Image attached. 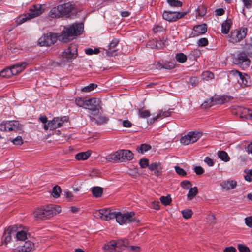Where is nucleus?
<instances>
[{
    "label": "nucleus",
    "instance_id": "1",
    "mask_svg": "<svg viewBox=\"0 0 252 252\" xmlns=\"http://www.w3.org/2000/svg\"><path fill=\"white\" fill-rule=\"evenodd\" d=\"M61 211L60 206L49 204L41 206L34 211V216L37 219L45 220L49 219L59 214Z\"/></svg>",
    "mask_w": 252,
    "mask_h": 252
},
{
    "label": "nucleus",
    "instance_id": "2",
    "mask_svg": "<svg viewBox=\"0 0 252 252\" xmlns=\"http://www.w3.org/2000/svg\"><path fill=\"white\" fill-rule=\"evenodd\" d=\"M83 29V23H74L63 32L59 40L63 42H67L69 41V37L80 35L82 33Z\"/></svg>",
    "mask_w": 252,
    "mask_h": 252
},
{
    "label": "nucleus",
    "instance_id": "3",
    "mask_svg": "<svg viewBox=\"0 0 252 252\" xmlns=\"http://www.w3.org/2000/svg\"><path fill=\"white\" fill-rule=\"evenodd\" d=\"M73 9V5L69 3L61 4L51 9L50 16L52 18H59L63 16H68Z\"/></svg>",
    "mask_w": 252,
    "mask_h": 252
},
{
    "label": "nucleus",
    "instance_id": "4",
    "mask_svg": "<svg viewBox=\"0 0 252 252\" xmlns=\"http://www.w3.org/2000/svg\"><path fill=\"white\" fill-rule=\"evenodd\" d=\"M115 215L116 217L114 219L120 225L126 224L134 222H138L139 221L134 217V212H127L124 214L120 212H115Z\"/></svg>",
    "mask_w": 252,
    "mask_h": 252
},
{
    "label": "nucleus",
    "instance_id": "5",
    "mask_svg": "<svg viewBox=\"0 0 252 252\" xmlns=\"http://www.w3.org/2000/svg\"><path fill=\"white\" fill-rule=\"evenodd\" d=\"M128 244V241L127 239H121L111 241L105 244L103 248L110 252H120L124 250Z\"/></svg>",
    "mask_w": 252,
    "mask_h": 252
},
{
    "label": "nucleus",
    "instance_id": "6",
    "mask_svg": "<svg viewBox=\"0 0 252 252\" xmlns=\"http://www.w3.org/2000/svg\"><path fill=\"white\" fill-rule=\"evenodd\" d=\"M27 65L26 62L17 63L11 67H6L0 71V76L10 78L21 72Z\"/></svg>",
    "mask_w": 252,
    "mask_h": 252
},
{
    "label": "nucleus",
    "instance_id": "7",
    "mask_svg": "<svg viewBox=\"0 0 252 252\" xmlns=\"http://www.w3.org/2000/svg\"><path fill=\"white\" fill-rule=\"evenodd\" d=\"M77 46L71 44L63 52H62L63 59L66 62H71L77 56Z\"/></svg>",
    "mask_w": 252,
    "mask_h": 252
},
{
    "label": "nucleus",
    "instance_id": "8",
    "mask_svg": "<svg viewBox=\"0 0 252 252\" xmlns=\"http://www.w3.org/2000/svg\"><path fill=\"white\" fill-rule=\"evenodd\" d=\"M68 118L67 117H55L52 121H49L47 124L44 125V129L46 130L50 129L54 130L57 128L60 127L64 122H67Z\"/></svg>",
    "mask_w": 252,
    "mask_h": 252
},
{
    "label": "nucleus",
    "instance_id": "9",
    "mask_svg": "<svg viewBox=\"0 0 252 252\" xmlns=\"http://www.w3.org/2000/svg\"><path fill=\"white\" fill-rule=\"evenodd\" d=\"M187 14V12H178L169 10H164L162 14L164 19L169 22H173L182 18Z\"/></svg>",
    "mask_w": 252,
    "mask_h": 252
},
{
    "label": "nucleus",
    "instance_id": "10",
    "mask_svg": "<svg viewBox=\"0 0 252 252\" xmlns=\"http://www.w3.org/2000/svg\"><path fill=\"white\" fill-rule=\"evenodd\" d=\"M56 33L49 32L42 36L38 40V44L41 46H50L54 44L57 40Z\"/></svg>",
    "mask_w": 252,
    "mask_h": 252
},
{
    "label": "nucleus",
    "instance_id": "11",
    "mask_svg": "<svg viewBox=\"0 0 252 252\" xmlns=\"http://www.w3.org/2000/svg\"><path fill=\"white\" fill-rule=\"evenodd\" d=\"M248 32L247 28L242 27L239 30H235L231 32L230 38L231 42L237 43L244 38Z\"/></svg>",
    "mask_w": 252,
    "mask_h": 252
},
{
    "label": "nucleus",
    "instance_id": "12",
    "mask_svg": "<svg viewBox=\"0 0 252 252\" xmlns=\"http://www.w3.org/2000/svg\"><path fill=\"white\" fill-rule=\"evenodd\" d=\"M202 136L200 132H189L188 134L180 139L182 144L187 145L196 142Z\"/></svg>",
    "mask_w": 252,
    "mask_h": 252
},
{
    "label": "nucleus",
    "instance_id": "13",
    "mask_svg": "<svg viewBox=\"0 0 252 252\" xmlns=\"http://www.w3.org/2000/svg\"><path fill=\"white\" fill-rule=\"evenodd\" d=\"M20 128V124L17 121H6L0 124V130L2 131H17Z\"/></svg>",
    "mask_w": 252,
    "mask_h": 252
},
{
    "label": "nucleus",
    "instance_id": "14",
    "mask_svg": "<svg viewBox=\"0 0 252 252\" xmlns=\"http://www.w3.org/2000/svg\"><path fill=\"white\" fill-rule=\"evenodd\" d=\"M233 74L237 77V81L241 86L245 87L250 86L251 80L249 76L246 74H243L237 70L233 71Z\"/></svg>",
    "mask_w": 252,
    "mask_h": 252
},
{
    "label": "nucleus",
    "instance_id": "15",
    "mask_svg": "<svg viewBox=\"0 0 252 252\" xmlns=\"http://www.w3.org/2000/svg\"><path fill=\"white\" fill-rule=\"evenodd\" d=\"M29 12L27 13L28 18H35L44 12V9L40 4H36L32 5L30 9Z\"/></svg>",
    "mask_w": 252,
    "mask_h": 252
},
{
    "label": "nucleus",
    "instance_id": "16",
    "mask_svg": "<svg viewBox=\"0 0 252 252\" xmlns=\"http://www.w3.org/2000/svg\"><path fill=\"white\" fill-rule=\"evenodd\" d=\"M233 63L235 64L240 66H249L250 63V60L248 58L245 53H240L237 55V57L233 59Z\"/></svg>",
    "mask_w": 252,
    "mask_h": 252
},
{
    "label": "nucleus",
    "instance_id": "17",
    "mask_svg": "<svg viewBox=\"0 0 252 252\" xmlns=\"http://www.w3.org/2000/svg\"><path fill=\"white\" fill-rule=\"evenodd\" d=\"M101 101L97 98H91L87 99L86 109H88L92 111H98L100 108Z\"/></svg>",
    "mask_w": 252,
    "mask_h": 252
},
{
    "label": "nucleus",
    "instance_id": "18",
    "mask_svg": "<svg viewBox=\"0 0 252 252\" xmlns=\"http://www.w3.org/2000/svg\"><path fill=\"white\" fill-rule=\"evenodd\" d=\"M15 227L10 226L4 231L2 237V244H4L6 246L8 243L11 241L12 235L13 234L15 231Z\"/></svg>",
    "mask_w": 252,
    "mask_h": 252
},
{
    "label": "nucleus",
    "instance_id": "19",
    "mask_svg": "<svg viewBox=\"0 0 252 252\" xmlns=\"http://www.w3.org/2000/svg\"><path fill=\"white\" fill-rule=\"evenodd\" d=\"M207 31L206 24H202L194 26L191 35L192 37L198 36L205 33Z\"/></svg>",
    "mask_w": 252,
    "mask_h": 252
},
{
    "label": "nucleus",
    "instance_id": "20",
    "mask_svg": "<svg viewBox=\"0 0 252 252\" xmlns=\"http://www.w3.org/2000/svg\"><path fill=\"white\" fill-rule=\"evenodd\" d=\"M119 155V160L125 161L130 160L133 158V153L128 150H120L118 151Z\"/></svg>",
    "mask_w": 252,
    "mask_h": 252
},
{
    "label": "nucleus",
    "instance_id": "21",
    "mask_svg": "<svg viewBox=\"0 0 252 252\" xmlns=\"http://www.w3.org/2000/svg\"><path fill=\"white\" fill-rule=\"evenodd\" d=\"M102 212V220H108L115 218V212H113L112 210L108 208H104L101 209Z\"/></svg>",
    "mask_w": 252,
    "mask_h": 252
},
{
    "label": "nucleus",
    "instance_id": "22",
    "mask_svg": "<svg viewBox=\"0 0 252 252\" xmlns=\"http://www.w3.org/2000/svg\"><path fill=\"white\" fill-rule=\"evenodd\" d=\"M213 99L214 104L219 105L223 104L230 100L232 97L227 95H221L215 97H212Z\"/></svg>",
    "mask_w": 252,
    "mask_h": 252
},
{
    "label": "nucleus",
    "instance_id": "23",
    "mask_svg": "<svg viewBox=\"0 0 252 252\" xmlns=\"http://www.w3.org/2000/svg\"><path fill=\"white\" fill-rule=\"evenodd\" d=\"M162 169V168L159 163L154 162L149 166V169L151 171H154V174L157 176L161 174Z\"/></svg>",
    "mask_w": 252,
    "mask_h": 252
},
{
    "label": "nucleus",
    "instance_id": "24",
    "mask_svg": "<svg viewBox=\"0 0 252 252\" xmlns=\"http://www.w3.org/2000/svg\"><path fill=\"white\" fill-rule=\"evenodd\" d=\"M221 185L223 189L229 190L234 189L236 186L237 183L233 180H227L223 182Z\"/></svg>",
    "mask_w": 252,
    "mask_h": 252
},
{
    "label": "nucleus",
    "instance_id": "25",
    "mask_svg": "<svg viewBox=\"0 0 252 252\" xmlns=\"http://www.w3.org/2000/svg\"><path fill=\"white\" fill-rule=\"evenodd\" d=\"M22 252H29L34 248V243L30 241H26L23 245L20 247Z\"/></svg>",
    "mask_w": 252,
    "mask_h": 252
},
{
    "label": "nucleus",
    "instance_id": "26",
    "mask_svg": "<svg viewBox=\"0 0 252 252\" xmlns=\"http://www.w3.org/2000/svg\"><path fill=\"white\" fill-rule=\"evenodd\" d=\"M87 97H77L75 99V102L76 105L84 109H86L87 101Z\"/></svg>",
    "mask_w": 252,
    "mask_h": 252
},
{
    "label": "nucleus",
    "instance_id": "27",
    "mask_svg": "<svg viewBox=\"0 0 252 252\" xmlns=\"http://www.w3.org/2000/svg\"><path fill=\"white\" fill-rule=\"evenodd\" d=\"M91 154L90 151L80 152L75 155V158L78 160H86L91 156Z\"/></svg>",
    "mask_w": 252,
    "mask_h": 252
},
{
    "label": "nucleus",
    "instance_id": "28",
    "mask_svg": "<svg viewBox=\"0 0 252 252\" xmlns=\"http://www.w3.org/2000/svg\"><path fill=\"white\" fill-rule=\"evenodd\" d=\"M232 23L230 20H226L221 24V32L223 34H227L231 28Z\"/></svg>",
    "mask_w": 252,
    "mask_h": 252
},
{
    "label": "nucleus",
    "instance_id": "29",
    "mask_svg": "<svg viewBox=\"0 0 252 252\" xmlns=\"http://www.w3.org/2000/svg\"><path fill=\"white\" fill-rule=\"evenodd\" d=\"M93 195L95 197H100L103 193V188L100 187H94L91 189Z\"/></svg>",
    "mask_w": 252,
    "mask_h": 252
},
{
    "label": "nucleus",
    "instance_id": "30",
    "mask_svg": "<svg viewBox=\"0 0 252 252\" xmlns=\"http://www.w3.org/2000/svg\"><path fill=\"white\" fill-rule=\"evenodd\" d=\"M198 193V189L196 187L191 188L187 194V200H191Z\"/></svg>",
    "mask_w": 252,
    "mask_h": 252
},
{
    "label": "nucleus",
    "instance_id": "31",
    "mask_svg": "<svg viewBox=\"0 0 252 252\" xmlns=\"http://www.w3.org/2000/svg\"><path fill=\"white\" fill-rule=\"evenodd\" d=\"M218 156L220 159L225 162H228L230 159L228 154L224 151H219Z\"/></svg>",
    "mask_w": 252,
    "mask_h": 252
},
{
    "label": "nucleus",
    "instance_id": "32",
    "mask_svg": "<svg viewBox=\"0 0 252 252\" xmlns=\"http://www.w3.org/2000/svg\"><path fill=\"white\" fill-rule=\"evenodd\" d=\"M242 1L244 4V8L242 9V12L245 17H247L245 8L251 9L252 6V0H242Z\"/></svg>",
    "mask_w": 252,
    "mask_h": 252
},
{
    "label": "nucleus",
    "instance_id": "33",
    "mask_svg": "<svg viewBox=\"0 0 252 252\" xmlns=\"http://www.w3.org/2000/svg\"><path fill=\"white\" fill-rule=\"evenodd\" d=\"M167 2L171 7H180L183 5L181 1L177 0H167Z\"/></svg>",
    "mask_w": 252,
    "mask_h": 252
},
{
    "label": "nucleus",
    "instance_id": "34",
    "mask_svg": "<svg viewBox=\"0 0 252 252\" xmlns=\"http://www.w3.org/2000/svg\"><path fill=\"white\" fill-rule=\"evenodd\" d=\"M151 149V146L150 145L146 144H142L139 147H137V151L138 153H144Z\"/></svg>",
    "mask_w": 252,
    "mask_h": 252
},
{
    "label": "nucleus",
    "instance_id": "35",
    "mask_svg": "<svg viewBox=\"0 0 252 252\" xmlns=\"http://www.w3.org/2000/svg\"><path fill=\"white\" fill-rule=\"evenodd\" d=\"M119 153L118 151L115 152L114 154H109L106 157V159L108 161H116L117 160H119V155H118Z\"/></svg>",
    "mask_w": 252,
    "mask_h": 252
},
{
    "label": "nucleus",
    "instance_id": "36",
    "mask_svg": "<svg viewBox=\"0 0 252 252\" xmlns=\"http://www.w3.org/2000/svg\"><path fill=\"white\" fill-rule=\"evenodd\" d=\"M175 58L177 61L181 63H185L187 59L186 55L183 53H177Z\"/></svg>",
    "mask_w": 252,
    "mask_h": 252
},
{
    "label": "nucleus",
    "instance_id": "37",
    "mask_svg": "<svg viewBox=\"0 0 252 252\" xmlns=\"http://www.w3.org/2000/svg\"><path fill=\"white\" fill-rule=\"evenodd\" d=\"M97 87V84L95 83H90L88 86L82 87L81 90L84 92H89L93 90Z\"/></svg>",
    "mask_w": 252,
    "mask_h": 252
},
{
    "label": "nucleus",
    "instance_id": "38",
    "mask_svg": "<svg viewBox=\"0 0 252 252\" xmlns=\"http://www.w3.org/2000/svg\"><path fill=\"white\" fill-rule=\"evenodd\" d=\"M160 200L163 205H164L165 206H167L170 204V203L171 202L172 199L170 197V195H168L166 196H162L160 197Z\"/></svg>",
    "mask_w": 252,
    "mask_h": 252
},
{
    "label": "nucleus",
    "instance_id": "39",
    "mask_svg": "<svg viewBox=\"0 0 252 252\" xmlns=\"http://www.w3.org/2000/svg\"><path fill=\"white\" fill-rule=\"evenodd\" d=\"M201 76L203 80L207 81L213 78L214 75L212 72L209 71H206L202 73Z\"/></svg>",
    "mask_w": 252,
    "mask_h": 252
},
{
    "label": "nucleus",
    "instance_id": "40",
    "mask_svg": "<svg viewBox=\"0 0 252 252\" xmlns=\"http://www.w3.org/2000/svg\"><path fill=\"white\" fill-rule=\"evenodd\" d=\"M214 105L213 99L212 97L208 99H206L203 104L201 105V107L203 108H208L211 106Z\"/></svg>",
    "mask_w": 252,
    "mask_h": 252
},
{
    "label": "nucleus",
    "instance_id": "41",
    "mask_svg": "<svg viewBox=\"0 0 252 252\" xmlns=\"http://www.w3.org/2000/svg\"><path fill=\"white\" fill-rule=\"evenodd\" d=\"M138 115L141 118H146L150 116V111L143 109H138Z\"/></svg>",
    "mask_w": 252,
    "mask_h": 252
},
{
    "label": "nucleus",
    "instance_id": "42",
    "mask_svg": "<svg viewBox=\"0 0 252 252\" xmlns=\"http://www.w3.org/2000/svg\"><path fill=\"white\" fill-rule=\"evenodd\" d=\"M16 238L19 241H25L27 238V234L24 231H19L16 234Z\"/></svg>",
    "mask_w": 252,
    "mask_h": 252
},
{
    "label": "nucleus",
    "instance_id": "43",
    "mask_svg": "<svg viewBox=\"0 0 252 252\" xmlns=\"http://www.w3.org/2000/svg\"><path fill=\"white\" fill-rule=\"evenodd\" d=\"M105 54L108 57L115 56L117 55L118 51L114 48H109L104 49Z\"/></svg>",
    "mask_w": 252,
    "mask_h": 252
},
{
    "label": "nucleus",
    "instance_id": "44",
    "mask_svg": "<svg viewBox=\"0 0 252 252\" xmlns=\"http://www.w3.org/2000/svg\"><path fill=\"white\" fill-rule=\"evenodd\" d=\"M242 114L244 115L242 117L247 119H251L252 118V111L249 109L243 108Z\"/></svg>",
    "mask_w": 252,
    "mask_h": 252
},
{
    "label": "nucleus",
    "instance_id": "45",
    "mask_svg": "<svg viewBox=\"0 0 252 252\" xmlns=\"http://www.w3.org/2000/svg\"><path fill=\"white\" fill-rule=\"evenodd\" d=\"M61 192V188L57 185L53 188L52 195L54 197L58 198L59 197Z\"/></svg>",
    "mask_w": 252,
    "mask_h": 252
},
{
    "label": "nucleus",
    "instance_id": "46",
    "mask_svg": "<svg viewBox=\"0 0 252 252\" xmlns=\"http://www.w3.org/2000/svg\"><path fill=\"white\" fill-rule=\"evenodd\" d=\"M183 217L186 219L190 218L192 215V211L190 209H185L182 211Z\"/></svg>",
    "mask_w": 252,
    "mask_h": 252
},
{
    "label": "nucleus",
    "instance_id": "47",
    "mask_svg": "<svg viewBox=\"0 0 252 252\" xmlns=\"http://www.w3.org/2000/svg\"><path fill=\"white\" fill-rule=\"evenodd\" d=\"M108 121V118L105 116H100L96 119V123L99 124L106 123Z\"/></svg>",
    "mask_w": 252,
    "mask_h": 252
},
{
    "label": "nucleus",
    "instance_id": "48",
    "mask_svg": "<svg viewBox=\"0 0 252 252\" xmlns=\"http://www.w3.org/2000/svg\"><path fill=\"white\" fill-rule=\"evenodd\" d=\"M181 186L185 189H189L191 188V183L187 180L182 181L181 184Z\"/></svg>",
    "mask_w": 252,
    "mask_h": 252
},
{
    "label": "nucleus",
    "instance_id": "49",
    "mask_svg": "<svg viewBox=\"0 0 252 252\" xmlns=\"http://www.w3.org/2000/svg\"><path fill=\"white\" fill-rule=\"evenodd\" d=\"M99 49L98 48H94V49L92 48H88L85 50V53L88 55L97 54L99 53Z\"/></svg>",
    "mask_w": 252,
    "mask_h": 252
},
{
    "label": "nucleus",
    "instance_id": "50",
    "mask_svg": "<svg viewBox=\"0 0 252 252\" xmlns=\"http://www.w3.org/2000/svg\"><path fill=\"white\" fill-rule=\"evenodd\" d=\"M197 44L199 47H204L208 44V41L206 38H201L198 40Z\"/></svg>",
    "mask_w": 252,
    "mask_h": 252
},
{
    "label": "nucleus",
    "instance_id": "51",
    "mask_svg": "<svg viewBox=\"0 0 252 252\" xmlns=\"http://www.w3.org/2000/svg\"><path fill=\"white\" fill-rule=\"evenodd\" d=\"M158 114H160V119H161L163 118L169 116L171 114V111L170 110L167 111L159 110Z\"/></svg>",
    "mask_w": 252,
    "mask_h": 252
},
{
    "label": "nucleus",
    "instance_id": "52",
    "mask_svg": "<svg viewBox=\"0 0 252 252\" xmlns=\"http://www.w3.org/2000/svg\"><path fill=\"white\" fill-rule=\"evenodd\" d=\"M11 141L13 142L14 145H21L23 144V139L21 136H17L13 139H11Z\"/></svg>",
    "mask_w": 252,
    "mask_h": 252
},
{
    "label": "nucleus",
    "instance_id": "53",
    "mask_svg": "<svg viewBox=\"0 0 252 252\" xmlns=\"http://www.w3.org/2000/svg\"><path fill=\"white\" fill-rule=\"evenodd\" d=\"M139 164L142 168H145L146 167H149V160L147 158L141 159L139 162Z\"/></svg>",
    "mask_w": 252,
    "mask_h": 252
},
{
    "label": "nucleus",
    "instance_id": "54",
    "mask_svg": "<svg viewBox=\"0 0 252 252\" xmlns=\"http://www.w3.org/2000/svg\"><path fill=\"white\" fill-rule=\"evenodd\" d=\"M238 249L240 252H250V249L246 246L243 244H239L238 245Z\"/></svg>",
    "mask_w": 252,
    "mask_h": 252
},
{
    "label": "nucleus",
    "instance_id": "55",
    "mask_svg": "<svg viewBox=\"0 0 252 252\" xmlns=\"http://www.w3.org/2000/svg\"><path fill=\"white\" fill-rule=\"evenodd\" d=\"M175 169L176 173L179 175L184 176L186 175V172L182 168L180 167L179 166H176L175 167Z\"/></svg>",
    "mask_w": 252,
    "mask_h": 252
},
{
    "label": "nucleus",
    "instance_id": "56",
    "mask_svg": "<svg viewBox=\"0 0 252 252\" xmlns=\"http://www.w3.org/2000/svg\"><path fill=\"white\" fill-rule=\"evenodd\" d=\"M119 41L117 39H114L108 45L109 48H115L118 45Z\"/></svg>",
    "mask_w": 252,
    "mask_h": 252
},
{
    "label": "nucleus",
    "instance_id": "57",
    "mask_svg": "<svg viewBox=\"0 0 252 252\" xmlns=\"http://www.w3.org/2000/svg\"><path fill=\"white\" fill-rule=\"evenodd\" d=\"M194 172L197 175H200L204 172L203 168L200 166H196L194 169Z\"/></svg>",
    "mask_w": 252,
    "mask_h": 252
},
{
    "label": "nucleus",
    "instance_id": "58",
    "mask_svg": "<svg viewBox=\"0 0 252 252\" xmlns=\"http://www.w3.org/2000/svg\"><path fill=\"white\" fill-rule=\"evenodd\" d=\"M156 49H160L163 48L165 46L164 42L161 40L156 39Z\"/></svg>",
    "mask_w": 252,
    "mask_h": 252
},
{
    "label": "nucleus",
    "instance_id": "59",
    "mask_svg": "<svg viewBox=\"0 0 252 252\" xmlns=\"http://www.w3.org/2000/svg\"><path fill=\"white\" fill-rule=\"evenodd\" d=\"M246 173V175L244 176L245 179L247 181H251L252 177V169L249 170L248 173L246 172V170L245 171Z\"/></svg>",
    "mask_w": 252,
    "mask_h": 252
},
{
    "label": "nucleus",
    "instance_id": "60",
    "mask_svg": "<svg viewBox=\"0 0 252 252\" xmlns=\"http://www.w3.org/2000/svg\"><path fill=\"white\" fill-rule=\"evenodd\" d=\"M175 65L174 63H163V69L170 70L174 68Z\"/></svg>",
    "mask_w": 252,
    "mask_h": 252
},
{
    "label": "nucleus",
    "instance_id": "61",
    "mask_svg": "<svg viewBox=\"0 0 252 252\" xmlns=\"http://www.w3.org/2000/svg\"><path fill=\"white\" fill-rule=\"evenodd\" d=\"M204 161L209 166H213L214 164L213 159L208 157H206Z\"/></svg>",
    "mask_w": 252,
    "mask_h": 252
},
{
    "label": "nucleus",
    "instance_id": "62",
    "mask_svg": "<svg viewBox=\"0 0 252 252\" xmlns=\"http://www.w3.org/2000/svg\"><path fill=\"white\" fill-rule=\"evenodd\" d=\"M206 219L211 224L215 223L216 218L213 214L208 215Z\"/></svg>",
    "mask_w": 252,
    "mask_h": 252
},
{
    "label": "nucleus",
    "instance_id": "63",
    "mask_svg": "<svg viewBox=\"0 0 252 252\" xmlns=\"http://www.w3.org/2000/svg\"><path fill=\"white\" fill-rule=\"evenodd\" d=\"M189 82L193 86H196L198 83V80L197 78L195 77H191L189 79Z\"/></svg>",
    "mask_w": 252,
    "mask_h": 252
},
{
    "label": "nucleus",
    "instance_id": "64",
    "mask_svg": "<svg viewBox=\"0 0 252 252\" xmlns=\"http://www.w3.org/2000/svg\"><path fill=\"white\" fill-rule=\"evenodd\" d=\"M245 220L246 224L250 227H252V216L246 217Z\"/></svg>",
    "mask_w": 252,
    "mask_h": 252
}]
</instances>
